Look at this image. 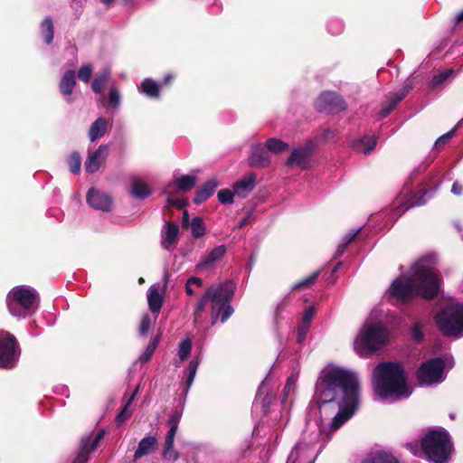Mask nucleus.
Here are the masks:
<instances>
[{
    "mask_svg": "<svg viewBox=\"0 0 463 463\" xmlns=\"http://www.w3.org/2000/svg\"><path fill=\"white\" fill-rule=\"evenodd\" d=\"M358 391V380L352 372L335 365L322 370L314 396L320 423L316 430L304 432L292 449L287 463H315L332 433L354 414L359 404Z\"/></svg>",
    "mask_w": 463,
    "mask_h": 463,
    "instance_id": "nucleus-1",
    "label": "nucleus"
},
{
    "mask_svg": "<svg viewBox=\"0 0 463 463\" xmlns=\"http://www.w3.org/2000/svg\"><path fill=\"white\" fill-rule=\"evenodd\" d=\"M437 261L435 253H428L420 258L411 266L409 278H397L392 281L388 289L389 295L402 302L416 296L426 299L435 298L440 287V279L434 271Z\"/></svg>",
    "mask_w": 463,
    "mask_h": 463,
    "instance_id": "nucleus-2",
    "label": "nucleus"
},
{
    "mask_svg": "<svg viewBox=\"0 0 463 463\" xmlns=\"http://www.w3.org/2000/svg\"><path fill=\"white\" fill-rule=\"evenodd\" d=\"M372 385L381 400L390 402L406 399L412 393L406 373L398 363L379 364L373 369Z\"/></svg>",
    "mask_w": 463,
    "mask_h": 463,
    "instance_id": "nucleus-3",
    "label": "nucleus"
},
{
    "mask_svg": "<svg viewBox=\"0 0 463 463\" xmlns=\"http://www.w3.org/2000/svg\"><path fill=\"white\" fill-rule=\"evenodd\" d=\"M235 286L231 281L222 282L216 286H211L198 300L194 310V323H201V315L206 306L210 305L211 324L214 326L219 318L224 323L232 315L233 308L231 301L234 296Z\"/></svg>",
    "mask_w": 463,
    "mask_h": 463,
    "instance_id": "nucleus-4",
    "label": "nucleus"
},
{
    "mask_svg": "<svg viewBox=\"0 0 463 463\" xmlns=\"http://www.w3.org/2000/svg\"><path fill=\"white\" fill-rule=\"evenodd\" d=\"M389 332L381 322L367 320L354 340V349L361 357H368L387 343Z\"/></svg>",
    "mask_w": 463,
    "mask_h": 463,
    "instance_id": "nucleus-5",
    "label": "nucleus"
},
{
    "mask_svg": "<svg viewBox=\"0 0 463 463\" xmlns=\"http://www.w3.org/2000/svg\"><path fill=\"white\" fill-rule=\"evenodd\" d=\"M6 303L10 313L16 317H25L38 307L39 295L29 286L21 285L14 287L6 297Z\"/></svg>",
    "mask_w": 463,
    "mask_h": 463,
    "instance_id": "nucleus-6",
    "label": "nucleus"
},
{
    "mask_svg": "<svg viewBox=\"0 0 463 463\" xmlns=\"http://www.w3.org/2000/svg\"><path fill=\"white\" fill-rule=\"evenodd\" d=\"M421 447L433 463H447L453 450L449 433L441 429L430 430L422 439Z\"/></svg>",
    "mask_w": 463,
    "mask_h": 463,
    "instance_id": "nucleus-7",
    "label": "nucleus"
},
{
    "mask_svg": "<svg viewBox=\"0 0 463 463\" xmlns=\"http://www.w3.org/2000/svg\"><path fill=\"white\" fill-rule=\"evenodd\" d=\"M436 323L445 335L462 337L463 303H453L447 306L436 316Z\"/></svg>",
    "mask_w": 463,
    "mask_h": 463,
    "instance_id": "nucleus-8",
    "label": "nucleus"
},
{
    "mask_svg": "<svg viewBox=\"0 0 463 463\" xmlns=\"http://www.w3.org/2000/svg\"><path fill=\"white\" fill-rule=\"evenodd\" d=\"M20 347L14 335L0 330V368H14L20 357Z\"/></svg>",
    "mask_w": 463,
    "mask_h": 463,
    "instance_id": "nucleus-9",
    "label": "nucleus"
},
{
    "mask_svg": "<svg viewBox=\"0 0 463 463\" xmlns=\"http://www.w3.org/2000/svg\"><path fill=\"white\" fill-rule=\"evenodd\" d=\"M420 385H432L442 383L445 378V363L441 358H432L423 363L417 371Z\"/></svg>",
    "mask_w": 463,
    "mask_h": 463,
    "instance_id": "nucleus-10",
    "label": "nucleus"
},
{
    "mask_svg": "<svg viewBox=\"0 0 463 463\" xmlns=\"http://www.w3.org/2000/svg\"><path fill=\"white\" fill-rule=\"evenodd\" d=\"M181 420V412L177 410L174 411L167 421L169 430L165 436V449L163 456L167 460H177L179 453L174 448L175 437Z\"/></svg>",
    "mask_w": 463,
    "mask_h": 463,
    "instance_id": "nucleus-11",
    "label": "nucleus"
},
{
    "mask_svg": "<svg viewBox=\"0 0 463 463\" xmlns=\"http://www.w3.org/2000/svg\"><path fill=\"white\" fill-rule=\"evenodd\" d=\"M316 107L319 111L336 113L344 110L346 106L343 99L335 92L325 91L317 99Z\"/></svg>",
    "mask_w": 463,
    "mask_h": 463,
    "instance_id": "nucleus-12",
    "label": "nucleus"
},
{
    "mask_svg": "<svg viewBox=\"0 0 463 463\" xmlns=\"http://www.w3.org/2000/svg\"><path fill=\"white\" fill-rule=\"evenodd\" d=\"M166 284V280L164 284L156 283L153 284L147 290L148 307L149 310L154 315V320H156L157 316L163 307Z\"/></svg>",
    "mask_w": 463,
    "mask_h": 463,
    "instance_id": "nucleus-13",
    "label": "nucleus"
},
{
    "mask_svg": "<svg viewBox=\"0 0 463 463\" xmlns=\"http://www.w3.org/2000/svg\"><path fill=\"white\" fill-rule=\"evenodd\" d=\"M109 155V146L100 145L97 150L90 152L84 164L85 171L89 174L96 173L105 163Z\"/></svg>",
    "mask_w": 463,
    "mask_h": 463,
    "instance_id": "nucleus-14",
    "label": "nucleus"
},
{
    "mask_svg": "<svg viewBox=\"0 0 463 463\" xmlns=\"http://www.w3.org/2000/svg\"><path fill=\"white\" fill-rule=\"evenodd\" d=\"M88 203L94 209L109 212L112 209L111 197L95 188H90L87 194Z\"/></svg>",
    "mask_w": 463,
    "mask_h": 463,
    "instance_id": "nucleus-15",
    "label": "nucleus"
},
{
    "mask_svg": "<svg viewBox=\"0 0 463 463\" xmlns=\"http://www.w3.org/2000/svg\"><path fill=\"white\" fill-rule=\"evenodd\" d=\"M256 186V175L250 173L235 182L232 189L239 199L247 198Z\"/></svg>",
    "mask_w": 463,
    "mask_h": 463,
    "instance_id": "nucleus-16",
    "label": "nucleus"
},
{
    "mask_svg": "<svg viewBox=\"0 0 463 463\" xmlns=\"http://www.w3.org/2000/svg\"><path fill=\"white\" fill-rule=\"evenodd\" d=\"M266 146L261 144L251 146L249 165L252 167H265L270 162V156L266 150Z\"/></svg>",
    "mask_w": 463,
    "mask_h": 463,
    "instance_id": "nucleus-17",
    "label": "nucleus"
},
{
    "mask_svg": "<svg viewBox=\"0 0 463 463\" xmlns=\"http://www.w3.org/2000/svg\"><path fill=\"white\" fill-rule=\"evenodd\" d=\"M104 437V430H99L95 437L90 440L88 438L86 440L82 439V447L73 463H86L89 459V454L97 449L99 441Z\"/></svg>",
    "mask_w": 463,
    "mask_h": 463,
    "instance_id": "nucleus-18",
    "label": "nucleus"
},
{
    "mask_svg": "<svg viewBox=\"0 0 463 463\" xmlns=\"http://www.w3.org/2000/svg\"><path fill=\"white\" fill-rule=\"evenodd\" d=\"M226 252L225 245H219L213 248L212 250L206 252L197 263V269H203L206 268H212L216 262L221 260Z\"/></svg>",
    "mask_w": 463,
    "mask_h": 463,
    "instance_id": "nucleus-19",
    "label": "nucleus"
},
{
    "mask_svg": "<svg viewBox=\"0 0 463 463\" xmlns=\"http://www.w3.org/2000/svg\"><path fill=\"white\" fill-rule=\"evenodd\" d=\"M179 228L177 225L166 222L161 232V244L166 250H172V247L177 243Z\"/></svg>",
    "mask_w": 463,
    "mask_h": 463,
    "instance_id": "nucleus-20",
    "label": "nucleus"
},
{
    "mask_svg": "<svg viewBox=\"0 0 463 463\" xmlns=\"http://www.w3.org/2000/svg\"><path fill=\"white\" fill-rule=\"evenodd\" d=\"M75 85H76L75 71L69 70L62 75L60 84H59V90H60L61 93L64 96V99L67 102L72 101L71 94H72Z\"/></svg>",
    "mask_w": 463,
    "mask_h": 463,
    "instance_id": "nucleus-21",
    "label": "nucleus"
},
{
    "mask_svg": "<svg viewBox=\"0 0 463 463\" xmlns=\"http://www.w3.org/2000/svg\"><path fill=\"white\" fill-rule=\"evenodd\" d=\"M310 155L311 150L309 148H296L292 151L290 156L287 159L286 165L288 166L297 165L305 169L308 166Z\"/></svg>",
    "mask_w": 463,
    "mask_h": 463,
    "instance_id": "nucleus-22",
    "label": "nucleus"
},
{
    "mask_svg": "<svg viewBox=\"0 0 463 463\" xmlns=\"http://www.w3.org/2000/svg\"><path fill=\"white\" fill-rule=\"evenodd\" d=\"M219 183L216 178H212L208 180L203 186H201L195 193L194 202L196 204H200L205 202L209 197H211L216 188L218 187Z\"/></svg>",
    "mask_w": 463,
    "mask_h": 463,
    "instance_id": "nucleus-23",
    "label": "nucleus"
},
{
    "mask_svg": "<svg viewBox=\"0 0 463 463\" xmlns=\"http://www.w3.org/2000/svg\"><path fill=\"white\" fill-rule=\"evenodd\" d=\"M156 445L157 439L156 437L147 436L143 438L137 445V448L134 454V458L138 459L144 456L152 454L156 450Z\"/></svg>",
    "mask_w": 463,
    "mask_h": 463,
    "instance_id": "nucleus-24",
    "label": "nucleus"
},
{
    "mask_svg": "<svg viewBox=\"0 0 463 463\" xmlns=\"http://www.w3.org/2000/svg\"><path fill=\"white\" fill-rule=\"evenodd\" d=\"M139 91L150 99H157L160 96L161 85L152 79H145L140 87Z\"/></svg>",
    "mask_w": 463,
    "mask_h": 463,
    "instance_id": "nucleus-25",
    "label": "nucleus"
},
{
    "mask_svg": "<svg viewBox=\"0 0 463 463\" xmlns=\"http://www.w3.org/2000/svg\"><path fill=\"white\" fill-rule=\"evenodd\" d=\"M108 130V121L103 118H99L90 126L89 137L90 142L100 139Z\"/></svg>",
    "mask_w": 463,
    "mask_h": 463,
    "instance_id": "nucleus-26",
    "label": "nucleus"
},
{
    "mask_svg": "<svg viewBox=\"0 0 463 463\" xmlns=\"http://www.w3.org/2000/svg\"><path fill=\"white\" fill-rule=\"evenodd\" d=\"M377 139L374 136H367L353 141L352 146L357 151L365 155L373 151L376 146Z\"/></svg>",
    "mask_w": 463,
    "mask_h": 463,
    "instance_id": "nucleus-27",
    "label": "nucleus"
},
{
    "mask_svg": "<svg viewBox=\"0 0 463 463\" xmlns=\"http://www.w3.org/2000/svg\"><path fill=\"white\" fill-rule=\"evenodd\" d=\"M149 186L139 179H133L131 182V194L137 199H145L151 194Z\"/></svg>",
    "mask_w": 463,
    "mask_h": 463,
    "instance_id": "nucleus-28",
    "label": "nucleus"
},
{
    "mask_svg": "<svg viewBox=\"0 0 463 463\" xmlns=\"http://www.w3.org/2000/svg\"><path fill=\"white\" fill-rule=\"evenodd\" d=\"M199 364L200 361L197 358H194L189 362L188 366L184 371V379L185 381V392L189 391L194 383Z\"/></svg>",
    "mask_w": 463,
    "mask_h": 463,
    "instance_id": "nucleus-29",
    "label": "nucleus"
},
{
    "mask_svg": "<svg viewBox=\"0 0 463 463\" xmlns=\"http://www.w3.org/2000/svg\"><path fill=\"white\" fill-rule=\"evenodd\" d=\"M40 33L46 44H51L54 36V25L51 16H46L40 24Z\"/></svg>",
    "mask_w": 463,
    "mask_h": 463,
    "instance_id": "nucleus-30",
    "label": "nucleus"
},
{
    "mask_svg": "<svg viewBox=\"0 0 463 463\" xmlns=\"http://www.w3.org/2000/svg\"><path fill=\"white\" fill-rule=\"evenodd\" d=\"M111 71L109 68H104L99 73H98L91 83V90L95 93H100L106 82L109 80L110 77Z\"/></svg>",
    "mask_w": 463,
    "mask_h": 463,
    "instance_id": "nucleus-31",
    "label": "nucleus"
},
{
    "mask_svg": "<svg viewBox=\"0 0 463 463\" xmlns=\"http://www.w3.org/2000/svg\"><path fill=\"white\" fill-rule=\"evenodd\" d=\"M197 182V177L194 175H185L175 176L174 184L182 191H189L193 189Z\"/></svg>",
    "mask_w": 463,
    "mask_h": 463,
    "instance_id": "nucleus-32",
    "label": "nucleus"
},
{
    "mask_svg": "<svg viewBox=\"0 0 463 463\" xmlns=\"http://www.w3.org/2000/svg\"><path fill=\"white\" fill-rule=\"evenodd\" d=\"M298 380V373H291V375L288 378L287 383L284 387V390H283V396H282L283 403H287L288 402H290L291 396H293L295 394Z\"/></svg>",
    "mask_w": 463,
    "mask_h": 463,
    "instance_id": "nucleus-33",
    "label": "nucleus"
},
{
    "mask_svg": "<svg viewBox=\"0 0 463 463\" xmlns=\"http://www.w3.org/2000/svg\"><path fill=\"white\" fill-rule=\"evenodd\" d=\"M363 463H399L398 460L387 452L378 451L368 455Z\"/></svg>",
    "mask_w": 463,
    "mask_h": 463,
    "instance_id": "nucleus-34",
    "label": "nucleus"
},
{
    "mask_svg": "<svg viewBox=\"0 0 463 463\" xmlns=\"http://www.w3.org/2000/svg\"><path fill=\"white\" fill-rule=\"evenodd\" d=\"M427 325V321L420 319L416 320L412 323L411 327V338L415 343H420L424 338V327Z\"/></svg>",
    "mask_w": 463,
    "mask_h": 463,
    "instance_id": "nucleus-35",
    "label": "nucleus"
},
{
    "mask_svg": "<svg viewBox=\"0 0 463 463\" xmlns=\"http://www.w3.org/2000/svg\"><path fill=\"white\" fill-rule=\"evenodd\" d=\"M422 203L417 202L413 197L404 199L397 197L393 203V207L396 208L397 213L402 215L407 209L421 204Z\"/></svg>",
    "mask_w": 463,
    "mask_h": 463,
    "instance_id": "nucleus-36",
    "label": "nucleus"
},
{
    "mask_svg": "<svg viewBox=\"0 0 463 463\" xmlns=\"http://www.w3.org/2000/svg\"><path fill=\"white\" fill-rule=\"evenodd\" d=\"M265 146L267 149L274 154H279L289 148V145L281 139L271 137L266 141Z\"/></svg>",
    "mask_w": 463,
    "mask_h": 463,
    "instance_id": "nucleus-37",
    "label": "nucleus"
},
{
    "mask_svg": "<svg viewBox=\"0 0 463 463\" xmlns=\"http://www.w3.org/2000/svg\"><path fill=\"white\" fill-rule=\"evenodd\" d=\"M190 225L192 235L194 238L198 239L205 234L206 227L201 217L193 218Z\"/></svg>",
    "mask_w": 463,
    "mask_h": 463,
    "instance_id": "nucleus-38",
    "label": "nucleus"
},
{
    "mask_svg": "<svg viewBox=\"0 0 463 463\" xmlns=\"http://www.w3.org/2000/svg\"><path fill=\"white\" fill-rule=\"evenodd\" d=\"M137 392V388L134 392V393L128 398V402L124 405V408L119 412V414L116 418V421L118 425H121L127 419H128L132 413V411L129 410V406L132 403L136 394Z\"/></svg>",
    "mask_w": 463,
    "mask_h": 463,
    "instance_id": "nucleus-39",
    "label": "nucleus"
},
{
    "mask_svg": "<svg viewBox=\"0 0 463 463\" xmlns=\"http://www.w3.org/2000/svg\"><path fill=\"white\" fill-rule=\"evenodd\" d=\"M67 163H68L70 171L72 174L77 175L80 172L81 157L78 152L71 153L67 159Z\"/></svg>",
    "mask_w": 463,
    "mask_h": 463,
    "instance_id": "nucleus-40",
    "label": "nucleus"
},
{
    "mask_svg": "<svg viewBox=\"0 0 463 463\" xmlns=\"http://www.w3.org/2000/svg\"><path fill=\"white\" fill-rule=\"evenodd\" d=\"M121 99L122 97L118 89L116 87H111L109 90L108 96L109 105L113 109H118L121 105Z\"/></svg>",
    "mask_w": 463,
    "mask_h": 463,
    "instance_id": "nucleus-41",
    "label": "nucleus"
},
{
    "mask_svg": "<svg viewBox=\"0 0 463 463\" xmlns=\"http://www.w3.org/2000/svg\"><path fill=\"white\" fill-rule=\"evenodd\" d=\"M203 285V280L198 277H191L185 283V292L189 296L196 294L197 288H202Z\"/></svg>",
    "mask_w": 463,
    "mask_h": 463,
    "instance_id": "nucleus-42",
    "label": "nucleus"
},
{
    "mask_svg": "<svg viewBox=\"0 0 463 463\" xmlns=\"http://www.w3.org/2000/svg\"><path fill=\"white\" fill-rule=\"evenodd\" d=\"M236 197L233 189H221L217 194V198L219 202L222 204H232L234 203V198Z\"/></svg>",
    "mask_w": 463,
    "mask_h": 463,
    "instance_id": "nucleus-43",
    "label": "nucleus"
},
{
    "mask_svg": "<svg viewBox=\"0 0 463 463\" xmlns=\"http://www.w3.org/2000/svg\"><path fill=\"white\" fill-rule=\"evenodd\" d=\"M192 351V341L189 338L183 340L178 347V357L180 362L188 358Z\"/></svg>",
    "mask_w": 463,
    "mask_h": 463,
    "instance_id": "nucleus-44",
    "label": "nucleus"
},
{
    "mask_svg": "<svg viewBox=\"0 0 463 463\" xmlns=\"http://www.w3.org/2000/svg\"><path fill=\"white\" fill-rule=\"evenodd\" d=\"M359 229L357 230H352L350 231L344 238L343 240L341 241V242L339 243V245L337 246V250H336V252H337V255L340 256L344 253L345 250V247L351 242L354 241V239L356 237V235L358 234L359 232Z\"/></svg>",
    "mask_w": 463,
    "mask_h": 463,
    "instance_id": "nucleus-45",
    "label": "nucleus"
},
{
    "mask_svg": "<svg viewBox=\"0 0 463 463\" xmlns=\"http://www.w3.org/2000/svg\"><path fill=\"white\" fill-rule=\"evenodd\" d=\"M157 344H158L157 338H154L149 342V344L146 347L143 354L139 356V361L141 364L146 363L152 357V355L157 346Z\"/></svg>",
    "mask_w": 463,
    "mask_h": 463,
    "instance_id": "nucleus-46",
    "label": "nucleus"
},
{
    "mask_svg": "<svg viewBox=\"0 0 463 463\" xmlns=\"http://www.w3.org/2000/svg\"><path fill=\"white\" fill-rule=\"evenodd\" d=\"M317 277H318V271H315L311 275L307 276V278L296 282L293 285L292 288L295 290L307 288L316 281Z\"/></svg>",
    "mask_w": 463,
    "mask_h": 463,
    "instance_id": "nucleus-47",
    "label": "nucleus"
},
{
    "mask_svg": "<svg viewBox=\"0 0 463 463\" xmlns=\"http://www.w3.org/2000/svg\"><path fill=\"white\" fill-rule=\"evenodd\" d=\"M405 93L396 94L395 98L391 102L383 107L380 112L381 118H385L395 106L404 98Z\"/></svg>",
    "mask_w": 463,
    "mask_h": 463,
    "instance_id": "nucleus-48",
    "label": "nucleus"
},
{
    "mask_svg": "<svg viewBox=\"0 0 463 463\" xmlns=\"http://www.w3.org/2000/svg\"><path fill=\"white\" fill-rule=\"evenodd\" d=\"M405 93L396 94L395 98L391 102L383 107L380 112L381 118H385L395 106L404 98Z\"/></svg>",
    "mask_w": 463,
    "mask_h": 463,
    "instance_id": "nucleus-49",
    "label": "nucleus"
},
{
    "mask_svg": "<svg viewBox=\"0 0 463 463\" xmlns=\"http://www.w3.org/2000/svg\"><path fill=\"white\" fill-rule=\"evenodd\" d=\"M171 185L165 188V194L167 195V203L169 205L175 206L178 209H183L187 205V201L183 198H174L170 195V189Z\"/></svg>",
    "mask_w": 463,
    "mask_h": 463,
    "instance_id": "nucleus-50",
    "label": "nucleus"
},
{
    "mask_svg": "<svg viewBox=\"0 0 463 463\" xmlns=\"http://www.w3.org/2000/svg\"><path fill=\"white\" fill-rule=\"evenodd\" d=\"M454 74L453 70L444 71L433 77L432 84L434 86H439L446 82L449 79H450Z\"/></svg>",
    "mask_w": 463,
    "mask_h": 463,
    "instance_id": "nucleus-51",
    "label": "nucleus"
},
{
    "mask_svg": "<svg viewBox=\"0 0 463 463\" xmlns=\"http://www.w3.org/2000/svg\"><path fill=\"white\" fill-rule=\"evenodd\" d=\"M93 71V67L90 64H84L82 65L79 71H78V77L80 80L84 82H89L91 77Z\"/></svg>",
    "mask_w": 463,
    "mask_h": 463,
    "instance_id": "nucleus-52",
    "label": "nucleus"
},
{
    "mask_svg": "<svg viewBox=\"0 0 463 463\" xmlns=\"http://www.w3.org/2000/svg\"><path fill=\"white\" fill-rule=\"evenodd\" d=\"M155 321L154 317H151L148 314H145L141 318L139 334L141 335H145L148 332L151 324Z\"/></svg>",
    "mask_w": 463,
    "mask_h": 463,
    "instance_id": "nucleus-53",
    "label": "nucleus"
},
{
    "mask_svg": "<svg viewBox=\"0 0 463 463\" xmlns=\"http://www.w3.org/2000/svg\"><path fill=\"white\" fill-rule=\"evenodd\" d=\"M456 128H457V127L453 128L450 131H449L448 133L439 137L436 140L434 146L439 147V146L445 145L447 142H449L452 138V137L455 135Z\"/></svg>",
    "mask_w": 463,
    "mask_h": 463,
    "instance_id": "nucleus-54",
    "label": "nucleus"
},
{
    "mask_svg": "<svg viewBox=\"0 0 463 463\" xmlns=\"http://www.w3.org/2000/svg\"><path fill=\"white\" fill-rule=\"evenodd\" d=\"M309 326H308V325L299 323L298 327V335H297V342L298 344H302L305 341L307 335L308 333V330H309Z\"/></svg>",
    "mask_w": 463,
    "mask_h": 463,
    "instance_id": "nucleus-55",
    "label": "nucleus"
},
{
    "mask_svg": "<svg viewBox=\"0 0 463 463\" xmlns=\"http://www.w3.org/2000/svg\"><path fill=\"white\" fill-rule=\"evenodd\" d=\"M314 315H315V308L313 307H308L307 308L305 309L300 323L310 326V323L314 317Z\"/></svg>",
    "mask_w": 463,
    "mask_h": 463,
    "instance_id": "nucleus-56",
    "label": "nucleus"
},
{
    "mask_svg": "<svg viewBox=\"0 0 463 463\" xmlns=\"http://www.w3.org/2000/svg\"><path fill=\"white\" fill-rule=\"evenodd\" d=\"M451 193L455 195H461L463 193V186L459 183L455 182L452 185Z\"/></svg>",
    "mask_w": 463,
    "mask_h": 463,
    "instance_id": "nucleus-57",
    "label": "nucleus"
},
{
    "mask_svg": "<svg viewBox=\"0 0 463 463\" xmlns=\"http://www.w3.org/2000/svg\"><path fill=\"white\" fill-rule=\"evenodd\" d=\"M250 219L251 213L249 212L247 215L240 221V222L238 223V228H242L243 226L247 225L249 222H250Z\"/></svg>",
    "mask_w": 463,
    "mask_h": 463,
    "instance_id": "nucleus-58",
    "label": "nucleus"
},
{
    "mask_svg": "<svg viewBox=\"0 0 463 463\" xmlns=\"http://www.w3.org/2000/svg\"><path fill=\"white\" fill-rule=\"evenodd\" d=\"M125 6L128 7H136L137 0H122Z\"/></svg>",
    "mask_w": 463,
    "mask_h": 463,
    "instance_id": "nucleus-59",
    "label": "nucleus"
},
{
    "mask_svg": "<svg viewBox=\"0 0 463 463\" xmlns=\"http://www.w3.org/2000/svg\"><path fill=\"white\" fill-rule=\"evenodd\" d=\"M183 224L186 226L189 224V213L187 211H184L183 213Z\"/></svg>",
    "mask_w": 463,
    "mask_h": 463,
    "instance_id": "nucleus-60",
    "label": "nucleus"
},
{
    "mask_svg": "<svg viewBox=\"0 0 463 463\" xmlns=\"http://www.w3.org/2000/svg\"><path fill=\"white\" fill-rule=\"evenodd\" d=\"M455 21L457 24H459L460 22L463 21V10L457 14V16L455 17Z\"/></svg>",
    "mask_w": 463,
    "mask_h": 463,
    "instance_id": "nucleus-61",
    "label": "nucleus"
},
{
    "mask_svg": "<svg viewBox=\"0 0 463 463\" xmlns=\"http://www.w3.org/2000/svg\"><path fill=\"white\" fill-rule=\"evenodd\" d=\"M174 79V75L172 73H168L164 77V82L168 83Z\"/></svg>",
    "mask_w": 463,
    "mask_h": 463,
    "instance_id": "nucleus-62",
    "label": "nucleus"
},
{
    "mask_svg": "<svg viewBox=\"0 0 463 463\" xmlns=\"http://www.w3.org/2000/svg\"><path fill=\"white\" fill-rule=\"evenodd\" d=\"M101 3L109 5L113 3V0H99Z\"/></svg>",
    "mask_w": 463,
    "mask_h": 463,
    "instance_id": "nucleus-63",
    "label": "nucleus"
},
{
    "mask_svg": "<svg viewBox=\"0 0 463 463\" xmlns=\"http://www.w3.org/2000/svg\"><path fill=\"white\" fill-rule=\"evenodd\" d=\"M405 194H408V191H405ZM398 197L404 198L406 200V196L404 195V192L402 193Z\"/></svg>",
    "mask_w": 463,
    "mask_h": 463,
    "instance_id": "nucleus-64",
    "label": "nucleus"
}]
</instances>
